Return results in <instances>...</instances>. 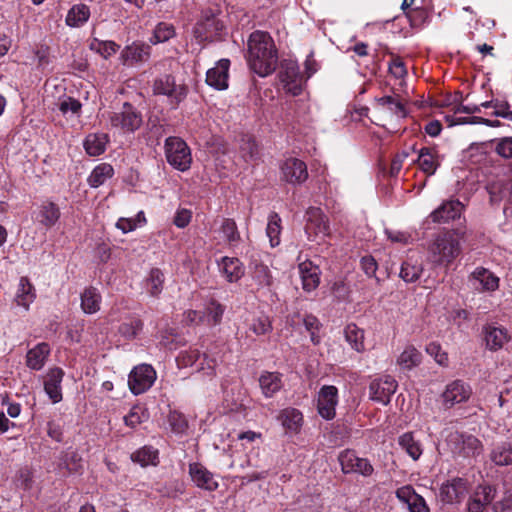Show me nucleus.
Segmentation results:
<instances>
[{"label": "nucleus", "instance_id": "obj_1", "mask_svg": "<svg viewBox=\"0 0 512 512\" xmlns=\"http://www.w3.org/2000/svg\"><path fill=\"white\" fill-rule=\"evenodd\" d=\"M247 62L260 77L272 74L278 63V52L273 38L264 31H254L248 39Z\"/></svg>", "mask_w": 512, "mask_h": 512}, {"label": "nucleus", "instance_id": "obj_2", "mask_svg": "<svg viewBox=\"0 0 512 512\" xmlns=\"http://www.w3.org/2000/svg\"><path fill=\"white\" fill-rule=\"evenodd\" d=\"M462 235L455 230L437 234L427 247V261L435 267L448 268L461 255Z\"/></svg>", "mask_w": 512, "mask_h": 512}, {"label": "nucleus", "instance_id": "obj_3", "mask_svg": "<svg viewBox=\"0 0 512 512\" xmlns=\"http://www.w3.org/2000/svg\"><path fill=\"white\" fill-rule=\"evenodd\" d=\"M154 95L165 96L169 105L176 109L186 99L189 88L184 82L177 83L172 75L157 77L152 85Z\"/></svg>", "mask_w": 512, "mask_h": 512}, {"label": "nucleus", "instance_id": "obj_4", "mask_svg": "<svg viewBox=\"0 0 512 512\" xmlns=\"http://www.w3.org/2000/svg\"><path fill=\"white\" fill-rule=\"evenodd\" d=\"M220 10L217 7H207L201 11L193 35L199 43L212 41L223 29V23L218 18Z\"/></svg>", "mask_w": 512, "mask_h": 512}, {"label": "nucleus", "instance_id": "obj_5", "mask_svg": "<svg viewBox=\"0 0 512 512\" xmlns=\"http://www.w3.org/2000/svg\"><path fill=\"white\" fill-rule=\"evenodd\" d=\"M167 162L175 169L184 172L190 169L192 163L191 150L180 137L170 136L164 144Z\"/></svg>", "mask_w": 512, "mask_h": 512}, {"label": "nucleus", "instance_id": "obj_6", "mask_svg": "<svg viewBox=\"0 0 512 512\" xmlns=\"http://www.w3.org/2000/svg\"><path fill=\"white\" fill-rule=\"evenodd\" d=\"M109 122L112 128L121 133H134L143 122L141 113L130 103H124L121 110L113 112L109 116Z\"/></svg>", "mask_w": 512, "mask_h": 512}, {"label": "nucleus", "instance_id": "obj_7", "mask_svg": "<svg viewBox=\"0 0 512 512\" xmlns=\"http://www.w3.org/2000/svg\"><path fill=\"white\" fill-rule=\"evenodd\" d=\"M447 444L454 456L470 458L482 452L481 442L473 435L453 432L448 436Z\"/></svg>", "mask_w": 512, "mask_h": 512}, {"label": "nucleus", "instance_id": "obj_8", "mask_svg": "<svg viewBox=\"0 0 512 512\" xmlns=\"http://www.w3.org/2000/svg\"><path fill=\"white\" fill-rule=\"evenodd\" d=\"M279 79L286 92L297 96L303 89V76L298 63L293 59H284L280 64Z\"/></svg>", "mask_w": 512, "mask_h": 512}, {"label": "nucleus", "instance_id": "obj_9", "mask_svg": "<svg viewBox=\"0 0 512 512\" xmlns=\"http://www.w3.org/2000/svg\"><path fill=\"white\" fill-rule=\"evenodd\" d=\"M280 178L291 185H301L308 179L306 163L296 157H288L280 164Z\"/></svg>", "mask_w": 512, "mask_h": 512}, {"label": "nucleus", "instance_id": "obj_10", "mask_svg": "<svg viewBox=\"0 0 512 512\" xmlns=\"http://www.w3.org/2000/svg\"><path fill=\"white\" fill-rule=\"evenodd\" d=\"M341 470L345 474L355 473L364 477L371 476L374 468L366 458L359 457L354 450L346 449L338 456Z\"/></svg>", "mask_w": 512, "mask_h": 512}, {"label": "nucleus", "instance_id": "obj_11", "mask_svg": "<svg viewBox=\"0 0 512 512\" xmlns=\"http://www.w3.org/2000/svg\"><path fill=\"white\" fill-rule=\"evenodd\" d=\"M305 232L310 241L321 240L329 235V223L320 208L311 207L307 210Z\"/></svg>", "mask_w": 512, "mask_h": 512}, {"label": "nucleus", "instance_id": "obj_12", "mask_svg": "<svg viewBox=\"0 0 512 512\" xmlns=\"http://www.w3.org/2000/svg\"><path fill=\"white\" fill-rule=\"evenodd\" d=\"M151 56V47L143 42H133L123 48L120 59L123 65L135 66L148 61Z\"/></svg>", "mask_w": 512, "mask_h": 512}, {"label": "nucleus", "instance_id": "obj_13", "mask_svg": "<svg viewBox=\"0 0 512 512\" xmlns=\"http://www.w3.org/2000/svg\"><path fill=\"white\" fill-rule=\"evenodd\" d=\"M468 492V483L465 479L455 477L447 480L440 488L441 499L446 503L460 502Z\"/></svg>", "mask_w": 512, "mask_h": 512}, {"label": "nucleus", "instance_id": "obj_14", "mask_svg": "<svg viewBox=\"0 0 512 512\" xmlns=\"http://www.w3.org/2000/svg\"><path fill=\"white\" fill-rule=\"evenodd\" d=\"M337 402L336 386H322L317 398V410L320 416L326 420L334 418Z\"/></svg>", "mask_w": 512, "mask_h": 512}, {"label": "nucleus", "instance_id": "obj_15", "mask_svg": "<svg viewBox=\"0 0 512 512\" xmlns=\"http://www.w3.org/2000/svg\"><path fill=\"white\" fill-rule=\"evenodd\" d=\"M220 275L229 283L238 282L245 274V267L237 257L223 256L217 260Z\"/></svg>", "mask_w": 512, "mask_h": 512}, {"label": "nucleus", "instance_id": "obj_16", "mask_svg": "<svg viewBox=\"0 0 512 512\" xmlns=\"http://www.w3.org/2000/svg\"><path fill=\"white\" fill-rule=\"evenodd\" d=\"M277 420L285 430V433L290 436L299 434L304 424L302 412L293 407L280 410Z\"/></svg>", "mask_w": 512, "mask_h": 512}, {"label": "nucleus", "instance_id": "obj_17", "mask_svg": "<svg viewBox=\"0 0 512 512\" xmlns=\"http://www.w3.org/2000/svg\"><path fill=\"white\" fill-rule=\"evenodd\" d=\"M483 334L487 349L494 352L502 349L511 339L508 330L496 324H486Z\"/></svg>", "mask_w": 512, "mask_h": 512}, {"label": "nucleus", "instance_id": "obj_18", "mask_svg": "<svg viewBox=\"0 0 512 512\" xmlns=\"http://www.w3.org/2000/svg\"><path fill=\"white\" fill-rule=\"evenodd\" d=\"M189 475L192 482L200 489L215 491L219 486L214 475L201 463H190Z\"/></svg>", "mask_w": 512, "mask_h": 512}, {"label": "nucleus", "instance_id": "obj_19", "mask_svg": "<svg viewBox=\"0 0 512 512\" xmlns=\"http://www.w3.org/2000/svg\"><path fill=\"white\" fill-rule=\"evenodd\" d=\"M230 61L220 59L214 67L206 73V83L216 90H225L228 88Z\"/></svg>", "mask_w": 512, "mask_h": 512}, {"label": "nucleus", "instance_id": "obj_20", "mask_svg": "<svg viewBox=\"0 0 512 512\" xmlns=\"http://www.w3.org/2000/svg\"><path fill=\"white\" fill-rule=\"evenodd\" d=\"M396 497L404 504L409 512H429L428 506L422 496L409 486H402L396 490Z\"/></svg>", "mask_w": 512, "mask_h": 512}, {"label": "nucleus", "instance_id": "obj_21", "mask_svg": "<svg viewBox=\"0 0 512 512\" xmlns=\"http://www.w3.org/2000/svg\"><path fill=\"white\" fill-rule=\"evenodd\" d=\"M298 272L304 291L312 292L319 286L321 271L312 261H301L298 264Z\"/></svg>", "mask_w": 512, "mask_h": 512}, {"label": "nucleus", "instance_id": "obj_22", "mask_svg": "<svg viewBox=\"0 0 512 512\" xmlns=\"http://www.w3.org/2000/svg\"><path fill=\"white\" fill-rule=\"evenodd\" d=\"M416 161L423 173L432 176L441 164V157L435 148L423 147L419 150Z\"/></svg>", "mask_w": 512, "mask_h": 512}, {"label": "nucleus", "instance_id": "obj_23", "mask_svg": "<svg viewBox=\"0 0 512 512\" xmlns=\"http://www.w3.org/2000/svg\"><path fill=\"white\" fill-rule=\"evenodd\" d=\"M36 299V290L28 277H21L15 292L14 301L17 306L22 307L25 311L30 309V305Z\"/></svg>", "mask_w": 512, "mask_h": 512}, {"label": "nucleus", "instance_id": "obj_24", "mask_svg": "<svg viewBox=\"0 0 512 512\" xmlns=\"http://www.w3.org/2000/svg\"><path fill=\"white\" fill-rule=\"evenodd\" d=\"M463 205L458 200H451L443 203L439 208L430 214V218L435 223L448 222L461 215Z\"/></svg>", "mask_w": 512, "mask_h": 512}, {"label": "nucleus", "instance_id": "obj_25", "mask_svg": "<svg viewBox=\"0 0 512 512\" xmlns=\"http://www.w3.org/2000/svg\"><path fill=\"white\" fill-rule=\"evenodd\" d=\"M494 497L495 490L491 486H479L468 503V512H483Z\"/></svg>", "mask_w": 512, "mask_h": 512}, {"label": "nucleus", "instance_id": "obj_26", "mask_svg": "<svg viewBox=\"0 0 512 512\" xmlns=\"http://www.w3.org/2000/svg\"><path fill=\"white\" fill-rule=\"evenodd\" d=\"M51 347L46 342L38 343L29 349L26 354V364L32 370H40L50 355Z\"/></svg>", "mask_w": 512, "mask_h": 512}, {"label": "nucleus", "instance_id": "obj_27", "mask_svg": "<svg viewBox=\"0 0 512 512\" xmlns=\"http://www.w3.org/2000/svg\"><path fill=\"white\" fill-rule=\"evenodd\" d=\"M204 325L214 327L221 323L225 307L217 300L210 298L201 309Z\"/></svg>", "mask_w": 512, "mask_h": 512}, {"label": "nucleus", "instance_id": "obj_28", "mask_svg": "<svg viewBox=\"0 0 512 512\" xmlns=\"http://www.w3.org/2000/svg\"><path fill=\"white\" fill-rule=\"evenodd\" d=\"M157 373L151 364L141 363L136 365L128 377V384H154Z\"/></svg>", "mask_w": 512, "mask_h": 512}, {"label": "nucleus", "instance_id": "obj_29", "mask_svg": "<svg viewBox=\"0 0 512 512\" xmlns=\"http://www.w3.org/2000/svg\"><path fill=\"white\" fill-rule=\"evenodd\" d=\"M399 447L413 460L417 461L423 454V445L413 432H405L398 437Z\"/></svg>", "mask_w": 512, "mask_h": 512}, {"label": "nucleus", "instance_id": "obj_30", "mask_svg": "<svg viewBox=\"0 0 512 512\" xmlns=\"http://www.w3.org/2000/svg\"><path fill=\"white\" fill-rule=\"evenodd\" d=\"M81 309L85 314H95L101 308L102 296L95 287H87L80 295Z\"/></svg>", "mask_w": 512, "mask_h": 512}, {"label": "nucleus", "instance_id": "obj_31", "mask_svg": "<svg viewBox=\"0 0 512 512\" xmlns=\"http://www.w3.org/2000/svg\"><path fill=\"white\" fill-rule=\"evenodd\" d=\"M397 365L403 370H412L422 362V353L414 346L407 345L397 357Z\"/></svg>", "mask_w": 512, "mask_h": 512}, {"label": "nucleus", "instance_id": "obj_32", "mask_svg": "<svg viewBox=\"0 0 512 512\" xmlns=\"http://www.w3.org/2000/svg\"><path fill=\"white\" fill-rule=\"evenodd\" d=\"M114 175V169L112 165L108 163H100L94 167L90 175L88 176L87 182L90 187L98 188L103 185L108 179Z\"/></svg>", "mask_w": 512, "mask_h": 512}, {"label": "nucleus", "instance_id": "obj_33", "mask_svg": "<svg viewBox=\"0 0 512 512\" xmlns=\"http://www.w3.org/2000/svg\"><path fill=\"white\" fill-rule=\"evenodd\" d=\"M60 209L53 202H44L41 204L38 212L39 222L46 228L54 226L60 218Z\"/></svg>", "mask_w": 512, "mask_h": 512}, {"label": "nucleus", "instance_id": "obj_34", "mask_svg": "<svg viewBox=\"0 0 512 512\" xmlns=\"http://www.w3.org/2000/svg\"><path fill=\"white\" fill-rule=\"evenodd\" d=\"M107 143V134L93 133L86 136L84 140V148L90 156H99L104 153Z\"/></svg>", "mask_w": 512, "mask_h": 512}, {"label": "nucleus", "instance_id": "obj_35", "mask_svg": "<svg viewBox=\"0 0 512 512\" xmlns=\"http://www.w3.org/2000/svg\"><path fill=\"white\" fill-rule=\"evenodd\" d=\"M470 394V386H446L441 397L445 405L452 406L465 401L469 398Z\"/></svg>", "mask_w": 512, "mask_h": 512}, {"label": "nucleus", "instance_id": "obj_36", "mask_svg": "<svg viewBox=\"0 0 512 512\" xmlns=\"http://www.w3.org/2000/svg\"><path fill=\"white\" fill-rule=\"evenodd\" d=\"M251 277L259 288H269L273 284V276L270 268L258 262H253L251 267Z\"/></svg>", "mask_w": 512, "mask_h": 512}, {"label": "nucleus", "instance_id": "obj_37", "mask_svg": "<svg viewBox=\"0 0 512 512\" xmlns=\"http://www.w3.org/2000/svg\"><path fill=\"white\" fill-rule=\"evenodd\" d=\"M471 277L478 281L485 291H495L499 287V278L483 267H477L471 274Z\"/></svg>", "mask_w": 512, "mask_h": 512}, {"label": "nucleus", "instance_id": "obj_38", "mask_svg": "<svg viewBox=\"0 0 512 512\" xmlns=\"http://www.w3.org/2000/svg\"><path fill=\"white\" fill-rule=\"evenodd\" d=\"M90 17V9L85 4L73 5L66 15V24L70 27H80Z\"/></svg>", "mask_w": 512, "mask_h": 512}, {"label": "nucleus", "instance_id": "obj_39", "mask_svg": "<svg viewBox=\"0 0 512 512\" xmlns=\"http://www.w3.org/2000/svg\"><path fill=\"white\" fill-rule=\"evenodd\" d=\"M144 323L137 316H131L123 321L119 328V334L126 340L135 339L143 330Z\"/></svg>", "mask_w": 512, "mask_h": 512}, {"label": "nucleus", "instance_id": "obj_40", "mask_svg": "<svg viewBox=\"0 0 512 512\" xmlns=\"http://www.w3.org/2000/svg\"><path fill=\"white\" fill-rule=\"evenodd\" d=\"M131 460L142 467L158 464V450L152 446H143L131 454Z\"/></svg>", "mask_w": 512, "mask_h": 512}, {"label": "nucleus", "instance_id": "obj_41", "mask_svg": "<svg viewBox=\"0 0 512 512\" xmlns=\"http://www.w3.org/2000/svg\"><path fill=\"white\" fill-rule=\"evenodd\" d=\"M345 339L350 344L351 348L357 352L365 350L364 345V331L356 324L351 323L345 327Z\"/></svg>", "mask_w": 512, "mask_h": 512}, {"label": "nucleus", "instance_id": "obj_42", "mask_svg": "<svg viewBox=\"0 0 512 512\" xmlns=\"http://www.w3.org/2000/svg\"><path fill=\"white\" fill-rule=\"evenodd\" d=\"M176 36V29L173 24L168 22H159L150 38V43L153 45L165 43Z\"/></svg>", "mask_w": 512, "mask_h": 512}, {"label": "nucleus", "instance_id": "obj_43", "mask_svg": "<svg viewBox=\"0 0 512 512\" xmlns=\"http://www.w3.org/2000/svg\"><path fill=\"white\" fill-rule=\"evenodd\" d=\"M164 285V274L158 268L150 270L145 280V289L149 295L156 297L161 294Z\"/></svg>", "mask_w": 512, "mask_h": 512}, {"label": "nucleus", "instance_id": "obj_44", "mask_svg": "<svg viewBox=\"0 0 512 512\" xmlns=\"http://www.w3.org/2000/svg\"><path fill=\"white\" fill-rule=\"evenodd\" d=\"M491 460L500 466L512 464V440L496 446L491 453Z\"/></svg>", "mask_w": 512, "mask_h": 512}, {"label": "nucleus", "instance_id": "obj_45", "mask_svg": "<svg viewBox=\"0 0 512 512\" xmlns=\"http://www.w3.org/2000/svg\"><path fill=\"white\" fill-rule=\"evenodd\" d=\"M379 106L387 109L390 113L398 118H404L407 115L403 102L396 96H383L377 99Z\"/></svg>", "mask_w": 512, "mask_h": 512}, {"label": "nucleus", "instance_id": "obj_46", "mask_svg": "<svg viewBox=\"0 0 512 512\" xmlns=\"http://www.w3.org/2000/svg\"><path fill=\"white\" fill-rule=\"evenodd\" d=\"M281 230L282 227L280 216L275 212L271 213L268 217V223L266 228V234L269 238L271 247H277L280 244Z\"/></svg>", "mask_w": 512, "mask_h": 512}, {"label": "nucleus", "instance_id": "obj_47", "mask_svg": "<svg viewBox=\"0 0 512 512\" xmlns=\"http://www.w3.org/2000/svg\"><path fill=\"white\" fill-rule=\"evenodd\" d=\"M220 234L223 240L230 246H234L240 241V233L233 219L226 218L222 221Z\"/></svg>", "mask_w": 512, "mask_h": 512}, {"label": "nucleus", "instance_id": "obj_48", "mask_svg": "<svg viewBox=\"0 0 512 512\" xmlns=\"http://www.w3.org/2000/svg\"><path fill=\"white\" fill-rule=\"evenodd\" d=\"M480 106L484 108H493L492 114L494 116L512 121V110L510 109V104L506 100L495 99L486 101L483 102Z\"/></svg>", "mask_w": 512, "mask_h": 512}, {"label": "nucleus", "instance_id": "obj_49", "mask_svg": "<svg viewBox=\"0 0 512 512\" xmlns=\"http://www.w3.org/2000/svg\"><path fill=\"white\" fill-rule=\"evenodd\" d=\"M303 325L310 335V341L314 345H319L322 339L320 335L322 324L319 319L314 315H306L303 318Z\"/></svg>", "mask_w": 512, "mask_h": 512}, {"label": "nucleus", "instance_id": "obj_50", "mask_svg": "<svg viewBox=\"0 0 512 512\" xmlns=\"http://www.w3.org/2000/svg\"><path fill=\"white\" fill-rule=\"evenodd\" d=\"M396 386H369V397L371 400L381 404H387L390 397L396 391Z\"/></svg>", "mask_w": 512, "mask_h": 512}, {"label": "nucleus", "instance_id": "obj_51", "mask_svg": "<svg viewBox=\"0 0 512 512\" xmlns=\"http://www.w3.org/2000/svg\"><path fill=\"white\" fill-rule=\"evenodd\" d=\"M90 49L98 52L101 56L107 59L118 51L119 45L114 41H100L98 39H94L90 43Z\"/></svg>", "mask_w": 512, "mask_h": 512}, {"label": "nucleus", "instance_id": "obj_52", "mask_svg": "<svg viewBox=\"0 0 512 512\" xmlns=\"http://www.w3.org/2000/svg\"><path fill=\"white\" fill-rule=\"evenodd\" d=\"M426 353L431 356L435 362L442 366L447 367L449 364L448 354L444 351L438 342H430L425 347Z\"/></svg>", "mask_w": 512, "mask_h": 512}, {"label": "nucleus", "instance_id": "obj_53", "mask_svg": "<svg viewBox=\"0 0 512 512\" xmlns=\"http://www.w3.org/2000/svg\"><path fill=\"white\" fill-rule=\"evenodd\" d=\"M491 201H499L503 197L512 195V184L503 183L502 181L493 182L488 186Z\"/></svg>", "mask_w": 512, "mask_h": 512}, {"label": "nucleus", "instance_id": "obj_54", "mask_svg": "<svg viewBox=\"0 0 512 512\" xmlns=\"http://www.w3.org/2000/svg\"><path fill=\"white\" fill-rule=\"evenodd\" d=\"M423 272L421 265L404 262L401 266L400 277L407 283L415 282Z\"/></svg>", "mask_w": 512, "mask_h": 512}, {"label": "nucleus", "instance_id": "obj_55", "mask_svg": "<svg viewBox=\"0 0 512 512\" xmlns=\"http://www.w3.org/2000/svg\"><path fill=\"white\" fill-rule=\"evenodd\" d=\"M272 329V322L265 315L254 318L250 324V330L257 336L267 335L272 332Z\"/></svg>", "mask_w": 512, "mask_h": 512}, {"label": "nucleus", "instance_id": "obj_56", "mask_svg": "<svg viewBox=\"0 0 512 512\" xmlns=\"http://www.w3.org/2000/svg\"><path fill=\"white\" fill-rule=\"evenodd\" d=\"M390 74L397 80L399 85L402 87L405 84V77L407 75V69L404 62L400 58H394L389 64Z\"/></svg>", "mask_w": 512, "mask_h": 512}, {"label": "nucleus", "instance_id": "obj_57", "mask_svg": "<svg viewBox=\"0 0 512 512\" xmlns=\"http://www.w3.org/2000/svg\"><path fill=\"white\" fill-rule=\"evenodd\" d=\"M168 423L172 432L182 434L187 429V421L184 416L177 411H170L168 415Z\"/></svg>", "mask_w": 512, "mask_h": 512}, {"label": "nucleus", "instance_id": "obj_58", "mask_svg": "<svg viewBox=\"0 0 512 512\" xmlns=\"http://www.w3.org/2000/svg\"><path fill=\"white\" fill-rule=\"evenodd\" d=\"M34 57L39 68H45L51 63L50 48L45 44H39L34 49Z\"/></svg>", "mask_w": 512, "mask_h": 512}, {"label": "nucleus", "instance_id": "obj_59", "mask_svg": "<svg viewBox=\"0 0 512 512\" xmlns=\"http://www.w3.org/2000/svg\"><path fill=\"white\" fill-rule=\"evenodd\" d=\"M201 354L197 348H189L188 350L182 351L177 357L179 365L192 366L199 360Z\"/></svg>", "mask_w": 512, "mask_h": 512}, {"label": "nucleus", "instance_id": "obj_60", "mask_svg": "<svg viewBox=\"0 0 512 512\" xmlns=\"http://www.w3.org/2000/svg\"><path fill=\"white\" fill-rule=\"evenodd\" d=\"M58 108L64 115L69 112L78 114L81 109V103L72 97H64L60 98Z\"/></svg>", "mask_w": 512, "mask_h": 512}, {"label": "nucleus", "instance_id": "obj_61", "mask_svg": "<svg viewBox=\"0 0 512 512\" xmlns=\"http://www.w3.org/2000/svg\"><path fill=\"white\" fill-rule=\"evenodd\" d=\"M192 220V211L187 208H178L173 217V224L180 229L186 228Z\"/></svg>", "mask_w": 512, "mask_h": 512}, {"label": "nucleus", "instance_id": "obj_62", "mask_svg": "<svg viewBox=\"0 0 512 512\" xmlns=\"http://www.w3.org/2000/svg\"><path fill=\"white\" fill-rule=\"evenodd\" d=\"M17 485L24 490H31L33 487V472L28 468L20 469L17 474Z\"/></svg>", "mask_w": 512, "mask_h": 512}, {"label": "nucleus", "instance_id": "obj_63", "mask_svg": "<svg viewBox=\"0 0 512 512\" xmlns=\"http://www.w3.org/2000/svg\"><path fill=\"white\" fill-rule=\"evenodd\" d=\"M496 152L503 158H512V137H503L497 141Z\"/></svg>", "mask_w": 512, "mask_h": 512}, {"label": "nucleus", "instance_id": "obj_64", "mask_svg": "<svg viewBox=\"0 0 512 512\" xmlns=\"http://www.w3.org/2000/svg\"><path fill=\"white\" fill-rule=\"evenodd\" d=\"M184 320L188 324L204 325L201 309H189L185 311Z\"/></svg>", "mask_w": 512, "mask_h": 512}]
</instances>
